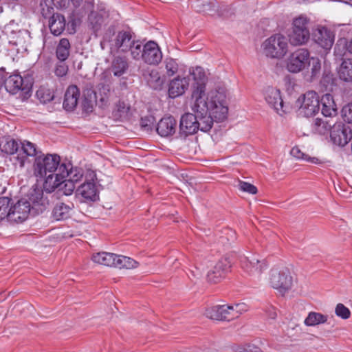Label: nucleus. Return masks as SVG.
Segmentation results:
<instances>
[{"label":"nucleus","mask_w":352,"mask_h":352,"mask_svg":"<svg viewBox=\"0 0 352 352\" xmlns=\"http://www.w3.org/2000/svg\"><path fill=\"white\" fill-rule=\"evenodd\" d=\"M34 174L36 177L44 179L43 188L47 192L54 191L63 182V176L67 175V165L60 163L57 154H40L35 157Z\"/></svg>","instance_id":"obj_1"},{"label":"nucleus","mask_w":352,"mask_h":352,"mask_svg":"<svg viewBox=\"0 0 352 352\" xmlns=\"http://www.w3.org/2000/svg\"><path fill=\"white\" fill-rule=\"evenodd\" d=\"M204 87L201 85L192 95V98L195 100L194 104L192 107V111L195 113L197 131L200 130L207 132L212 128L214 118L211 116L208 111V104L205 97L201 96Z\"/></svg>","instance_id":"obj_2"},{"label":"nucleus","mask_w":352,"mask_h":352,"mask_svg":"<svg viewBox=\"0 0 352 352\" xmlns=\"http://www.w3.org/2000/svg\"><path fill=\"white\" fill-rule=\"evenodd\" d=\"M310 19L304 14L295 17L292 23L291 30L288 34L289 43L293 46L307 44L310 39Z\"/></svg>","instance_id":"obj_3"},{"label":"nucleus","mask_w":352,"mask_h":352,"mask_svg":"<svg viewBox=\"0 0 352 352\" xmlns=\"http://www.w3.org/2000/svg\"><path fill=\"white\" fill-rule=\"evenodd\" d=\"M241 314V309L239 303L217 305L207 308L205 311L207 318L218 321L229 322L239 318Z\"/></svg>","instance_id":"obj_4"},{"label":"nucleus","mask_w":352,"mask_h":352,"mask_svg":"<svg viewBox=\"0 0 352 352\" xmlns=\"http://www.w3.org/2000/svg\"><path fill=\"white\" fill-rule=\"evenodd\" d=\"M263 54L268 58L280 59L288 51L287 38L281 34H275L262 44Z\"/></svg>","instance_id":"obj_5"},{"label":"nucleus","mask_w":352,"mask_h":352,"mask_svg":"<svg viewBox=\"0 0 352 352\" xmlns=\"http://www.w3.org/2000/svg\"><path fill=\"white\" fill-rule=\"evenodd\" d=\"M208 104L209 113L217 122H221L227 118L228 108L226 104V96L219 91L210 93Z\"/></svg>","instance_id":"obj_6"},{"label":"nucleus","mask_w":352,"mask_h":352,"mask_svg":"<svg viewBox=\"0 0 352 352\" xmlns=\"http://www.w3.org/2000/svg\"><path fill=\"white\" fill-rule=\"evenodd\" d=\"M4 87L6 91L12 94L21 92L23 98L31 96L32 82L29 78H23L19 74H12L5 79Z\"/></svg>","instance_id":"obj_7"},{"label":"nucleus","mask_w":352,"mask_h":352,"mask_svg":"<svg viewBox=\"0 0 352 352\" xmlns=\"http://www.w3.org/2000/svg\"><path fill=\"white\" fill-rule=\"evenodd\" d=\"M298 102L300 104L298 109L299 114L305 117L315 116L320 110V99L314 91H309L299 98Z\"/></svg>","instance_id":"obj_8"},{"label":"nucleus","mask_w":352,"mask_h":352,"mask_svg":"<svg viewBox=\"0 0 352 352\" xmlns=\"http://www.w3.org/2000/svg\"><path fill=\"white\" fill-rule=\"evenodd\" d=\"M96 174L88 169L85 171V180L78 188L79 194L87 201H95L99 198V192L96 186Z\"/></svg>","instance_id":"obj_9"},{"label":"nucleus","mask_w":352,"mask_h":352,"mask_svg":"<svg viewBox=\"0 0 352 352\" xmlns=\"http://www.w3.org/2000/svg\"><path fill=\"white\" fill-rule=\"evenodd\" d=\"M270 284L272 287L276 289L279 294L284 296L292 287V276L288 270L278 271L272 270L270 276Z\"/></svg>","instance_id":"obj_10"},{"label":"nucleus","mask_w":352,"mask_h":352,"mask_svg":"<svg viewBox=\"0 0 352 352\" xmlns=\"http://www.w3.org/2000/svg\"><path fill=\"white\" fill-rule=\"evenodd\" d=\"M310 57V53L307 49L299 48L288 57L286 68L291 73L300 72L308 65Z\"/></svg>","instance_id":"obj_11"},{"label":"nucleus","mask_w":352,"mask_h":352,"mask_svg":"<svg viewBox=\"0 0 352 352\" xmlns=\"http://www.w3.org/2000/svg\"><path fill=\"white\" fill-rule=\"evenodd\" d=\"M29 214L33 216L30 201L23 198L19 200L14 205L11 204L10 221L21 223L24 221Z\"/></svg>","instance_id":"obj_12"},{"label":"nucleus","mask_w":352,"mask_h":352,"mask_svg":"<svg viewBox=\"0 0 352 352\" xmlns=\"http://www.w3.org/2000/svg\"><path fill=\"white\" fill-rule=\"evenodd\" d=\"M264 97L267 104L272 107L277 113L281 116L286 113L287 109L284 105L279 89L273 87H267L264 91Z\"/></svg>","instance_id":"obj_13"},{"label":"nucleus","mask_w":352,"mask_h":352,"mask_svg":"<svg viewBox=\"0 0 352 352\" xmlns=\"http://www.w3.org/2000/svg\"><path fill=\"white\" fill-rule=\"evenodd\" d=\"M330 137L333 144L344 146L352 138L351 130L342 122H338L331 131Z\"/></svg>","instance_id":"obj_14"},{"label":"nucleus","mask_w":352,"mask_h":352,"mask_svg":"<svg viewBox=\"0 0 352 352\" xmlns=\"http://www.w3.org/2000/svg\"><path fill=\"white\" fill-rule=\"evenodd\" d=\"M162 59V53L157 43L150 41L143 46L142 60L149 65H157Z\"/></svg>","instance_id":"obj_15"},{"label":"nucleus","mask_w":352,"mask_h":352,"mask_svg":"<svg viewBox=\"0 0 352 352\" xmlns=\"http://www.w3.org/2000/svg\"><path fill=\"white\" fill-rule=\"evenodd\" d=\"M195 113H186L180 119L179 126V135L180 138H186L197 131V123Z\"/></svg>","instance_id":"obj_16"},{"label":"nucleus","mask_w":352,"mask_h":352,"mask_svg":"<svg viewBox=\"0 0 352 352\" xmlns=\"http://www.w3.org/2000/svg\"><path fill=\"white\" fill-rule=\"evenodd\" d=\"M27 201H30L32 210H33V216L42 212L45 209L47 201L43 197V190L38 188H32L28 195Z\"/></svg>","instance_id":"obj_17"},{"label":"nucleus","mask_w":352,"mask_h":352,"mask_svg":"<svg viewBox=\"0 0 352 352\" xmlns=\"http://www.w3.org/2000/svg\"><path fill=\"white\" fill-rule=\"evenodd\" d=\"M313 40L325 50H330L334 42V36L325 27H320L313 33Z\"/></svg>","instance_id":"obj_18"},{"label":"nucleus","mask_w":352,"mask_h":352,"mask_svg":"<svg viewBox=\"0 0 352 352\" xmlns=\"http://www.w3.org/2000/svg\"><path fill=\"white\" fill-rule=\"evenodd\" d=\"M230 267V261L227 258H221L216 263L213 269L208 272V280L213 283L219 282L225 274L228 272Z\"/></svg>","instance_id":"obj_19"},{"label":"nucleus","mask_w":352,"mask_h":352,"mask_svg":"<svg viewBox=\"0 0 352 352\" xmlns=\"http://www.w3.org/2000/svg\"><path fill=\"white\" fill-rule=\"evenodd\" d=\"M129 68V63L125 56H116L113 58L108 68L109 72L116 77H121L126 74Z\"/></svg>","instance_id":"obj_20"},{"label":"nucleus","mask_w":352,"mask_h":352,"mask_svg":"<svg viewBox=\"0 0 352 352\" xmlns=\"http://www.w3.org/2000/svg\"><path fill=\"white\" fill-rule=\"evenodd\" d=\"M177 121L171 116L162 118L157 124L156 131L162 137L173 135L176 132Z\"/></svg>","instance_id":"obj_21"},{"label":"nucleus","mask_w":352,"mask_h":352,"mask_svg":"<svg viewBox=\"0 0 352 352\" xmlns=\"http://www.w3.org/2000/svg\"><path fill=\"white\" fill-rule=\"evenodd\" d=\"M267 268V265L264 260L261 261L256 258L251 260L246 258L245 261L243 260V270H245L249 275H260Z\"/></svg>","instance_id":"obj_22"},{"label":"nucleus","mask_w":352,"mask_h":352,"mask_svg":"<svg viewBox=\"0 0 352 352\" xmlns=\"http://www.w3.org/2000/svg\"><path fill=\"white\" fill-rule=\"evenodd\" d=\"M189 85L188 80L186 78L177 77L172 80L169 83L168 96L170 98H175L182 95Z\"/></svg>","instance_id":"obj_23"},{"label":"nucleus","mask_w":352,"mask_h":352,"mask_svg":"<svg viewBox=\"0 0 352 352\" xmlns=\"http://www.w3.org/2000/svg\"><path fill=\"white\" fill-rule=\"evenodd\" d=\"M80 96V91L77 86H69L65 94L63 101V107L67 111H72L77 106L78 98Z\"/></svg>","instance_id":"obj_24"},{"label":"nucleus","mask_w":352,"mask_h":352,"mask_svg":"<svg viewBox=\"0 0 352 352\" xmlns=\"http://www.w3.org/2000/svg\"><path fill=\"white\" fill-rule=\"evenodd\" d=\"M69 3V0H44L41 2V14L44 18L52 16L54 12V7L57 8H65Z\"/></svg>","instance_id":"obj_25"},{"label":"nucleus","mask_w":352,"mask_h":352,"mask_svg":"<svg viewBox=\"0 0 352 352\" xmlns=\"http://www.w3.org/2000/svg\"><path fill=\"white\" fill-rule=\"evenodd\" d=\"M73 208L74 204L71 202L68 204L58 202L52 210V217L56 221L66 219L70 217Z\"/></svg>","instance_id":"obj_26"},{"label":"nucleus","mask_w":352,"mask_h":352,"mask_svg":"<svg viewBox=\"0 0 352 352\" xmlns=\"http://www.w3.org/2000/svg\"><path fill=\"white\" fill-rule=\"evenodd\" d=\"M66 26L65 16L59 13L53 14L49 20V28L52 34L60 35Z\"/></svg>","instance_id":"obj_27"},{"label":"nucleus","mask_w":352,"mask_h":352,"mask_svg":"<svg viewBox=\"0 0 352 352\" xmlns=\"http://www.w3.org/2000/svg\"><path fill=\"white\" fill-rule=\"evenodd\" d=\"M320 102L322 104L321 112L324 117L333 118L337 116L336 104L331 94H327L322 96Z\"/></svg>","instance_id":"obj_28"},{"label":"nucleus","mask_w":352,"mask_h":352,"mask_svg":"<svg viewBox=\"0 0 352 352\" xmlns=\"http://www.w3.org/2000/svg\"><path fill=\"white\" fill-rule=\"evenodd\" d=\"M134 41L132 39V36L129 32L120 31L115 38V47L122 52H126L129 51Z\"/></svg>","instance_id":"obj_29"},{"label":"nucleus","mask_w":352,"mask_h":352,"mask_svg":"<svg viewBox=\"0 0 352 352\" xmlns=\"http://www.w3.org/2000/svg\"><path fill=\"white\" fill-rule=\"evenodd\" d=\"M337 72L340 80L344 82H352V59L343 58Z\"/></svg>","instance_id":"obj_30"},{"label":"nucleus","mask_w":352,"mask_h":352,"mask_svg":"<svg viewBox=\"0 0 352 352\" xmlns=\"http://www.w3.org/2000/svg\"><path fill=\"white\" fill-rule=\"evenodd\" d=\"M117 254L107 252H101L92 255V261L100 265L108 267H115Z\"/></svg>","instance_id":"obj_31"},{"label":"nucleus","mask_w":352,"mask_h":352,"mask_svg":"<svg viewBox=\"0 0 352 352\" xmlns=\"http://www.w3.org/2000/svg\"><path fill=\"white\" fill-rule=\"evenodd\" d=\"M336 124L333 120H324L316 118L314 124V130L315 133L320 135H327L331 133V131Z\"/></svg>","instance_id":"obj_32"},{"label":"nucleus","mask_w":352,"mask_h":352,"mask_svg":"<svg viewBox=\"0 0 352 352\" xmlns=\"http://www.w3.org/2000/svg\"><path fill=\"white\" fill-rule=\"evenodd\" d=\"M71 45L67 38H61L56 47V57L59 61H65L70 54Z\"/></svg>","instance_id":"obj_33"},{"label":"nucleus","mask_w":352,"mask_h":352,"mask_svg":"<svg viewBox=\"0 0 352 352\" xmlns=\"http://www.w3.org/2000/svg\"><path fill=\"white\" fill-rule=\"evenodd\" d=\"M96 103V92L88 89L83 91L82 107L84 111L87 112H91Z\"/></svg>","instance_id":"obj_34"},{"label":"nucleus","mask_w":352,"mask_h":352,"mask_svg":"<svg viewBox=\"0 0 352 352\" xmlns=\"http://www.w3.org/2000/svg\"><path fill=\"white\" fill-rule=\"evenodd\" d=\"M192 78L195 81H196L195 85L193 86V91L192 95L194 92L201 85L204 87L203 92L201 93V96L205 97V91H206V85H205V79L206 75L204 71V69L201 67H197L192 69V72L190 73Z\"/></svg>","instance_id":"obj_35"},{"label":"nucleus","mask_w":352,"mask_h":352,"mask_svg":"<svg viewBox=\"0 0 352 352\" xmlns=\"http://www.w3.org/2000/svg\"><path fill=\"white\" fill-rule=\"evenodd\" d=\"M66 165L67 175L64 174L63 181H64L65 178H68V179L76 184L80 182L82 178L85 179V172H84L82 168L78 167L74 168L69 163L66 164Z\"/></svg>","instance_id":"obj_36"},{"label":"nucleus","mask_w":352,"mask_h":352,"mask_svg":"<svg viewBox=\"0 0 352 352\" xmlns=\"http://www.w3.org/2000/svg\"><path fill=\"white\" fill-rule=\"evenodd\" d=\"M21 151L23 152L25 156L19 157L18 159L20 160L21 166H23L24 165L25 160L28 156H37L40 154L36 151L35 144H32L29 141H24L21 143Z\"/></svg>","instance_id":"obj_37"},{"label":"nucleus","mask_w":352,"mask_h":352,"mask_svg":"<svg viewBox=\"0 0 352 352\" xmlns=\"http://www.w3.org/2000/svg\"><path fill=\"white\" fill-rule=\"evenodd\" d=\"M328 316L321 313L311 311L305 320V324L308 327L316 326L327 322Z\"/></svg>","instance_id":"obj_38"},{"label":"nucleus","mask_w":352,"mask_h":352,"mask_svg":"<svg viewBox=\"0 0 352 352\" xmlns=\"http://www.w3.org/2000/svg\"><path fill=\"white\" fill-rule=\"evenodd\" d=\"M12 199L8 197H0V221L7 219L10 221Z\"/></svg>","instance_id":"obj_39"},{"label":"nucleus","mask_w":352,"mask_h":352,"mask_svg":"<svg viewBox=\"0 0 352 352\" xmlns=\"http://www.w3.org/2000/svg\"><path fill=\"white\" fill-rule=\"evenodd\" d=\"M138 265V263L136 261L133 260V258L126 256L117 254V258H116L115 267H118L120 269H132L136 267Z\"/></svg>","instance_id":"obj_40"},{"label":"nucleus","mask_w":352,"mask_h":352,"mask_svg":"<svg viewBox=\"0 0 352 352\" xmlns=\"http://www.w3.org/2000/svg\"><path fill=\"white\" fill-rule=\"evenodd\" d=\"M148 76L145 75L148 85L154 89L160 88L163 83L158 72L155 69H151L148 72Z\"/></svg>","instance_id":"obj_41"},{"label":"nucleus","mask_w":352,"mask_h":352,"mask_svg":"<svg viewBox=\"0 0 352 352\" xmlns=\"http://www.w3.org/2000/svg\"><path fill=\"white\" fill-rule=\"evenodd\" d=\"M88 21L93 30L96 32L101 28L104 19L100 14L96 12H91L88 16Z\"/></svg>","instance_id":"obj_42"},{"label":"nucleus","mask_w":352,"mask_h":352,"mask_svg":"<svg viewBox=\"0 0 352 352\" xmlns=\"http://www.w3.org/2000/svg\"><path fill=\"white\" fill-rule=\"evenodd\" d=\"M308 65L310 67V81H313L319 77L321 71L320 60L318 58L310 57Z\"/></svg>","instance_id":"obj_43"},{"label":"nucleus","mask_w":352,"mask_h":352,"mask_svg":"<svg viewBox=\"0 0 352 352\" xmlns=\"http://www.w3.org/2000/svg\"><path fill=\"white\" fill-rule=\"evenodd\" d=\"M335 53L338 55H342V51H347L352 54V38L348 41L346 38L340 39L336 43L335 48ZM345 52H343V55Z\"/></svg>","instance_id":"obj_44"},{"label":"nucleus","mask_w":352,"mask_h":352,"mask_svg":"<svg viewBox=\"0 0 352 352\" xmlns=\"http://www.w3.org/2000/svg\"><path fill=\"white\" fill-rule=\"evenodd\" d=\"M291 155L298 160H302L312 164H318L319 160L317 157H309L307 154L303 153L298 146H294L290 151Z\"/></svg>","instance_id":"obj_45"},{"label":"nucleus","mask_w":352,"mask_h":352,"mask_svg":"<svg viewBox=\"0 0 352 352\" xmlns=\"http://www.w3.org/2000/svg\"><path fill=\"white\" fill-rule=\"evenodd\" d=\"M19 150V144L14 139L7 140L2 147V152L8 155H13Z\"/></svg>","instance_id":"obj_46"},{"label":"nucleus","mask_w":352,"mask_h":352,"mask_svg":"<svg viewBox=\"0 0 352 352\" xmlns=\"http://www.w3.org/2000/svg\"><path fill=\"white\" fill-rule=\"evenodd\" d=\"M36 96L43 103H47L54 100V94L53 91L48 89H39L36 91Z\"/></svg>","instance_id":"obj_47"},{"label":"nucleus","mask_w":352,"mask_h":352,"mask_svg":"<svg viewBox=\"0 0 352 352\" xmlns=\"http://www.w3.org/2000/svg\"><path fill=\"white\" fill-rule=\"evenodd\" d=\"M129 51L133 59L138 60L142 58L143 46L139 41H134L131 45Z\"/></svg>","instance_id":"obj_48"},{"label":"nucleus","mask_w":352,"mask_h":352,"mask_svg":"<svg viewBox=\"0 0 352 352\" xmlns=\"http://www.w3.org/2000/svg\"><path fill=\"white\" fill-rule=\"evenodd\" d=\"M166 74L168 76H173L178 70V65L176 61L171 58H167L164 60Z\"/></svg>","instance_id":"obj_49"},{"label":"nucleus","mask_w":352,"mask_h":352,"mask_svg":"<svg viewBox=\"0 0 352 352\" xmlns=\"http://www.w3.org/2000/svg\"><path fill=\"white\" fill-rule=\"evenodd\" d=\"M155 122V118L152 116H145L140 120V125L142 129L146 131L152 130Z\"/></svg>","instance_id":"obj_50"},{"label":"nucleus","mask_w":352,"mask_h":352,"mask_svg":"<svg viewBox=\"0 0 352 352\" xmlns=\"http://www.w3.org/2000/svg\"><path fill=\"white\" fill-rule=\"evenodd\" d=\"M335 313L342 319H348L351 316L350 310L342 303L336 305Z\"/></svg>","instance_id":"obj_51"},{"label":"nucleus","mask_w":352,"mask_h":352,"mask_svg":"<svg viewBox=\"0 0 352 352\" xmlns=\"http://www.w3.org/2000/svg\"><path fill=\"white\" fill-rule=\"evenodd\" d=\"M63 184V186L62 187V190L65 195H71L76 188L75 184L67 178H65L64 181L61 182L58 187Z\"/></svg>","instance_id":"obj_52"},{"label":"nucleus","mask_w":352,"mask_h":352,"mask_svg":"<svg viewBox=\"0 0 352 352\" xmlns=\"http://www.w3.org/2000/svg\"><path fill=\"white\" fill-rule=\"evenodd\" d=\"M342 116L345 122L352 123V102L342 107Z\"/></svg>","instance_id":"obj_53"},{"label":"nucleus","mask_w":352,"mask_h":352,"mask_svg":"<svg viewBox=\"0 0 352 352\" xmlns=\"http://www.w3.org/2000/svg\"><path fill=\"white\" fill-rule=\"evenodd\" d=\"M68 65L65 61H59L56 65L54 73L58 77H63L67 74Z\"/></svg>","instance_id":"obj_54"},{"label":"nucleus","mask_w":352,"mask_h":352,"mask_svg":"<svg viewBox=\"0 0 352 352\" xmlns=\"http://www.w3.org/2000/svg\"><path fill=\"white\" fill-rule=\"evenodd\" d=\"M117 111L118 113H120V116H127L130 107L126 104L124 101H118V102L116 104Z\"/></svg>","instance_id":"obj_55"},{"label":"nucleus","mask_w":352,"mask_h":352,"mask_svg":"<svg viewBox=\"0 0 352 352\" xmlns=\"http://www.w3.org/2000/svg\"><path fill=\"white\" fill-rule=\"evenodd\" d=\"M258 188L256 186L243 181V192L255 195L258 193Z\"/></svg>","instance_id":"obj_56"},{"label":"nucleus","mask_w":352,"mask_h":352,"mask_svg":"<svg viewBox=\"0 0 352 352\" xmlns=\"http://www.w3.org/2000/svg\"><path fill=\"white\" fill-rule=\"evenodd\" d=\"M243 352H263L261 349L254 344H245L243 345Z\"/></svg>","instance_id":"obj_57"},{"label":"nucleus","mask_w":352,"mask_h":352,"mask_svg":"<svg viewBox=\"0 0 352 352\" xmlns=\"http://www.w3.org/2000/svg\"><path fill=\"white\" fill-rule=\"evenodd\" d=\"M76 26V20L75 19H71L67 23V30L70 34L75 33Z\"/></svg>","instance_id":"obj_58"},{"label":"nucleus","mask_w":352,"mask_h":352,"mask_svg":"<svg viewBox=\"0 0 352 352\" xmlns=\"http://www.w3.org/2000/svg\"><path fill=\"white\" fill-rule=\"evenodd\" d=\"M266 314L268 318L275 319L277 316L276 309L274 307H270L266 309Z\"/></svg>","instance_id":"obj_59"},{"label":"nucleus","mask_w":352,"mask_h":352,"mask_svg":"<svg viewBox=\"0 0 352 352\" xmlns=\"http://www.w3.org/2000/svg\"><path fill=\"white\" fill-rule=\"evenodd\" d=\"M329 81H333V78L331 76L327 75L322 78L321 83L325 85V83L329 82Z\"/></svg>","instance_id":"obj_60"},{"label":"nucleus","mask_w":352,"mask_h":352,"mask_svg":"<svg viewBox=\"0 0 352 352\" xmlns=\"http://www.w3.org/2000/svg\"><path fill=\"white\" fill-rule=\"evenodd\" d=\"M83 7L87 8L88 10H91L94 8V3L89 1H85Z\"/></svg>","instance_id":"obj_61"},{"label":"nucleus","mask_w":352,"mask_h":352,"mask_svg":"<svg viewBox=\"0 0 352 352\" xmlns=\"http://www.w3.org/2000/svg\"><path fill=\"white\" fill-rule=\"evenodd\" d=\"M70 1L75 8L79 7L82 1V0H70Z\"/></svg>","instance_id":"obj_62"},{"label":"nucleus","mask_w":352,"mask_h":352,"mask_svg":"<svg viewBox=\"0 0 352 352\" xmlns=\"http://www.w3.org/2000/svg\"><path fill=\"white\" fill-rule=\"evenodd\" d=\"M5 78L3 75L0 74V87L3 85H4Z\"/></svg>","instance_id":"obj_63"},{"label":"nucleus","mask_w":352,"mask_h":352,"mask_svg":"<svg viewBox=\"0 0 352 352\" xmlns=\"http://www.w3.org/2000/svg\"><path fill=\"white\" fill-rule=\"evenodd\" d=\"M236 186L238 188V189L239 190L242 191V182L241 181L239 180L237 182V185Z\"/></svg>","instance_id":"obj_64"}]
</instances>
